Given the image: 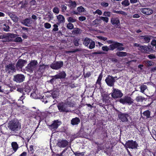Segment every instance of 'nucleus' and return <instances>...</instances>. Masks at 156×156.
<instances>
[{"instance_id":"obj_1","label":"nucleus","mask_w":156,"mask_h":156,"mask_svg":"<svg viewBox=\"0 0 156 156\" xmlns=\"http://www.w3.org/2000/svg\"><path fill=\"white\" fill-rule=\"evenodd\" d=\"M7 126L11 131L16 132L21 129V125L18 120L13 119L9 121Z\"/></svg>"},{"instance_id":"obj_2","label":"nucleus","mask_w":156,"mask_h":156,"mask_svg":"<svg viewBox=\"0 0 156 156\" xmlns=\"http://www.w3.org/2000/svg\"><path fill=\"white\" fill-rule=\"evenodd\" d=\"M38 64L37 61V60H31L26 67V70L30 73H32L34 71H35L36 70Z\"/></svg>"},{"instance_id":"obj_3","label":"nucleus","mask_w":156,"mask_h":156,"mask_svg":"<svg viewBox=\"0 0 156 156\" xmlns=\"http://www.w3.org/2000/svg\"><path fill=\"white\" fill-rule=\"evenodd\" d=\"M57 107L59 110L61 112H68L71 111L65 102H61L58 103Z\"/></svg>"},{"instance_id":"obj_4","label":"nucleus","mask_w":156,"mask_h":156,"mask_svg":"<svg viewBox=\"0 0 156 156\" xmlns=\"http://www.w3.org/2000/svg\"><path fill=\"white\" fill-rule=\"evenodd\" d=\"M123 45L122 44L115 41L113 44L110 45V50H113L117 48L118 51H122L124 49V48L122 47Z\"/></svg>"},{"instance_id":"obj_5","label":"nucleus","mask_w":156,"mask_h":156,"mask_svg":"<svg viewBox=\"0 0 156 156\" xmlns=\"http://www.w3.org/2000/svg\"><path fill=\"white\" fill-rule=\"evenodd\" d=\"M124 145L126 148H129L133 149L137 148L138 146V144L136 142L133 140H128Z\"/></svg>"},{"instance_id":"obj_6","label":"nucleus","mask_w":156,"mask_h":156,"mask_svg":"<svg viewBox=\"0 0 156 156\" xmlns=\"http://www.w3.org/2000/svg\"><path fill=\"white\" fill-rule=\"evenodd\" d=\"M123 94L120 90L113 88L112 92V97L114 98H120L122 97Z\"/></svg>"},{"instance_id":"obj_7","label":"nucleus","mask_w":156,"mask_h":156,"mask_svg":"<svg viewBox=\"0 0 156 156\" xmlns=\"http://www.w3.org/2000/svg\"><path fill=\"white\" fill-rule=\"evenodd\" d=\"M25 77L22 74H17L14 76L13 80L16 83H20L23 81Z\"/></svg>"},{"instance_id":"obj_8","label":"nucleus","mask_w":156,"mask_h":156,"mask_svg":"<svg viewBox=\"0 0 156 156\" xmlns=\"http://www.w3.org/2000/svg\"><path fill=\"white\" fill-rule=\"evenodd\" d=\"M63 66V62L62 61L56 62L52 63L50 67L53 69L58 70L60 69Z\"/></svg>"},{"instance_id":"obj_9","label":"nucleus","mask_w":156,"mask_h":156,"mask_svg":"<svg viewBox=\"0 0 156 156\" xmlns=\"http://www.w3.org/2000/svg\"><path fill=\"white\" fill-rule=\"evenodd\" d=\"M119 101L123 104L127 103L129 105H130L133 103V100L130 97H125L123 98H121L119 100Z\"/></svg>"},{"instance_id":"obj_10","label":"nucleus","mask_w":156,"mask_h":156,"mask_svg":"<svg viewBox=\"0 0 156 156\" xmlns=\"http://www.w3.org/2000/svg\"><path fill=\"white\" fill-rule=\"evenodd\" d=\"M105 80L108 85L110 87L113 86L115 81L114 78L110 75L108 76Z\"/></svg>"},{"instance_id":"obj_11","label":"nucleus","mask_w":156,"mask_h":156,"mask_svg":"<svg viewBox=\"0 0 156 156\" xmlns=\"http://www.w3.org/2000/svg\"><path fill=\"white\" fill-rule=\"evenodd\" d=\"M119 119L123 122H127L128 121V117L129 116L128 114L120 112L118 114Z\"/></svg>"},{"instance_id":"obj_12","label":"nucleus","mask_w":156,"mask_h":156,"mask_svg":"<svg viewBox=\"0 0 156 156\" xmlns=\"http://www.w3.org/2000/svg\"><path fill=\"white\" fill-rule=\"evenodd\" d=\"M61 124V122L59 121L58 120H55L51 125L49 126V128L52 131L55 130Z\"/></svg>"},{"instance_id":"obj_13","label":"nucleus","mask_w":156,"mask_h":156,"mask_svg":"<svg viewBox=\"0 0 156 156\" xmlns=\"http://www.w3.org/2000/svg\"><path fill=\"white\" fill-rule=\"evenodd\" d=\"M66 76V74L64 72H61L59 73L54 76H53V78H52L50 80V82L52 83L54 80L58 79H63L65 78Z\"/></svg>"},{"instance_id":"obj_14","label":"nucleus","mask_w":156,"mask_h":156,"mask_svg":"<svg viewBox=\"0 0 156 156\" xmlns=\"http://www.w3.org/2000/svg\"><path fill=\"white\" fill-rule=\"evenodd\" d=\"M140 11L142 13L146 15H150L153 12L152 9L147 8L140 9Z\"/></svg>"},{"instance_id":"obj_15","label":"nucleus","mask_w":156,"mask_h":156,"mask_svg":"<svg viewBox=\"0 0 156 156\" xmlns=\"http://www.w3.org/2000/svg\"><path fill=\"white\" fill-rule=\"evenodd\" d=\"M68 144V142L66 140H62L59 141L57 145L59 147H66Z\"/></svg>"},{"instance_id":"obj_16","label":"nucleus","mask_w":156,"mask_h":156,"mask_svg":"<svg viewBox=\"0 0 156 156\" xmlns=\"http://www.w3.org/2000/svg\"><path fill=\"white\" fill-rule=\"evenodd\" d=\"M5 70L6 72L10 73L11 71L15 72L16 70L15 66L13 64H11L6 65L5 67Z\"/></svg>"},{"instance_id":"obj_17","label":"nucleus","mask_w":156,"mask_h":156,"mask_svg":"<svg viewBox=\"0 0 156 156\" xmlns=\"http://www.w3.org/2000/svg\"><path fill=\"white\" fill-rule=\"evenodd\" d=\"M138 50L144 53H147L151 51V48L146 45L142 46L140 45V48H138Z\"/></svg>"},{"instance_id":"obj_18","label":"nucleus","mask_w":156,"mask_h":156,"mask_svg":"<svg viewBox=\"0 0 156 156\" xmlns=\"http://www.w3.org/2000/svg\"><path fill=\"white\" fill-rule=\"evenodd\" d=\"M27 62V61L25 60L20 59L18 60L16 64V67L17 68H22L24 66V64L26 63Z\"/></svg>"},{"instance_id":"obj_19","label":"nucleus","mask_w":156,"mask_h":156,"mask_svg":"<svg viewBox=\"0 0 156 156\" xmlns=\"http://www.w3.org/2000/svg\"><path fill=\"white\" fill-rule=\"evenodd\" d=\"M111 22L113 25L116 26L119 24L120 21L118 18L114 17L111 18Z\"/></svg>"},{"instance_id":"obj_20","label":"nucleus","mask_w":156,"mask_h":156,"mask_svg":"<svg viewBox=\"0 0 156 156\" xmlns=\"http://www.w3.org/2000/svg\"><path fill=\"white\" fill-rule=\"evenodd\" d=\"M32 22V21L31 18H27L21 21V23L24 25L28 26V25L31 24Z\"/></svg>"},{"instance_id":"obj_21","label":"nucleus","mask_w":156,"mask_h":156,"mask_svg":"<svg viewBox=\"0 0 156 156\" xmlns=\"http://www.w3.org/2000/svg\"><path fill=\"white\" fill-rule=\"evenodd\" d=\"M80 122V120L79 118L76 117L71 120V124L73 125H77Z\"/></svg>"},{"instance_id":"obj_22","label":"nucleus","mask_w":156,"mask_h":156,"mask_svg":"<svg viewBox=\"0 0 156 156\" xmlns=\"http://www.w3.org/2000/svg\"><path fill=\"white\" fill-rule=\"evenodd\" d=\"M48 68L49 66L48 65H45L44 64H43L42 65H40L39 66L38 70L41 72H43L45 69H48Z\"/></svg>"},{"instance_id":"obj_23","label":"nucleus","mask_w":156,"mask_h":156,"mask_svg":"<svg viewBox=\"0 0 156 156\" xmlns=\"http://www.w3.org/2000/svg\"><path fill=\"white\" fill-rule=\"evenodd\" d=\"M56 17L59 24L65 22V18L63 16L59 15Z\"/></svg>"},{"instance_id":"obj_24","label":"nucleus","mask_w":156,"mask_h":156,"mask_svg":"<svg viewBox=\"0 0 156 156\" xmlns=\"http://www.w3.org/2000/svg\"><path fill=\"white\" fill-rule=\"evenodd\" d=\"M11 146L15 152H16L19 148V146L16 142H12L11 143Z\"/></svg>"},{"instance_id":"obj_25","label":"nucleus","mask_w":156,"mask_h":156,"mask_svg":"<svg viewBox=\"0 0 156 156\" xmlns=\"http://www.w3.org/2000/svg\"><path fill=\"white\" fill-rule=\"evenodd\" d=\"M65 103L66 104V105L67 106L68 108L73 107L74 105V103L72 101H69L68 99L65 102Z\"/></svg>"},{"instance_id":"obj_26","label":"nucleus","mask_w":156,"mask_h":156,"mask_svg":"<svg viewBox=\"0 0 156 156\" xmlns=\"http://www.w3.org/2000/svg\"><path fill=\"white\" fill-rule=\"evenodd\" d=\"M92 40L87 37L85 38L83 41V44L85 46L88 47L89 44Z\"/></svg>"},{"instance_id":"obj_27","label":"nucleus","mask_w":156,"mask_h":156,"mask_svg":"<svg viewBox=\"0 0 156 156\" xmlns=\"http://www.w3.org/2000/svg\"><path fill=\"white\" fill-rule=\"evenodd\" d=\"M9 16L11 18L13 21L14 22H16L18 21V17L12 13H10L9 14Z\"/></svg>"},{"instance_id":"obj_28","label":"nucleus","mask_w":156,"mask_h":156,"mask_svg":"<svg viewBox=\"0 0 156 156\" xmlns=\"http://www.w3.org/2000/svg\"><path fill=\"white\" fill-rule=\"evenodd\" d=\"M116 55L119 57H124L126 56L127 53L125 52L118 51L117 52Z\"/></svg>"},{"instance_id":"obj_29","label":"nucleus","mask_w":156,"mask_h":156,"mask_svg":"<svg viewBox=\"0 0 156 156\" xmlns=\"http://www.w3.org/2000/svg\"><path fill=\"white\" fill-rule=\"evenodd\" d=\"M51 95L53 98H56L58 96V92L57 91H54L52 93Z\"/></svg>"},{"instance_id":"obj_30","label":"nucleus","mask_w":156,"mask_h":156,"mask_svg":"<svg viewBox=\"0 0 156 156\" xmlns=\"http://www.w3.org/2000/svg\"><path fill=\"white\" fill-rule=\"evenodd\" d=\"M69 4L71 8H75L76 6V4L75 1H72L70 0L69 1Z\"/></svg>"},{"instance_id":"obj_31","label":"nucleus","mask_w":156,"mask_h":156,"mask_svg":"<svg viewBox=\"0 0 156 156\" xmlns=\"http://www.w3.org/2000/svg\"><path fill=\"white\" fill-rule=\"evenodd\" d=\"M140 91L144 93V90L147 89V87L146 85L143 84L140 86Z\"/></svg>"},{"instance_id":"obj_32","label":"nucleus","mask_w":156,"mask_h":156,"mask_svg":"<svg viewBox=\"0 0 156 156\" xmlns=\"http://www.w3.org/2000/svg\"><path fill=\"white\" fill-rule=\"evenodd\" d=\"M145 99V98L141 96H138L136 97L135 100L137 102H142Z\"/></svg>"},{"instance_id":"obj_33","label":"nucleus","mask_w":156,"mask_h":156,"mask_svg":"<svg viewBox=\"0 0 156 156\" xmlns=\"http://www.w3.org/2000/svg\"><path fill=\"white\" fill-rule=\"evenodd\" d=\"M81 30L78 28H75L73 30L72 33L74 34H78L80 33Z\"/></svg>"},{"instance_id":"obj_34","label":"nucleus","mask_w":156,"mask_h":156,"mask_svg":"<svg viewBox=\"0 0 156 156\" xmlns=\"http://www.w3.org/2000/svg\"><path fill=\"white\" fill-rule=\"evenodd\" d=\"M89 45L88 46V47L90 49H92L94 48L95 47V44L94 42L92 40L91 41H90L89 44Z\"/></svg>"},{"instance_id":"obj_35","label":"nucleus","mask_w":156,"mask_h":156,"mask_svg":"<svg viewBox=\"0 0 156 156\" xmlns=\"http://www.w3.org/2000/svg\"><path fill=\"white\" fill-rule=\"evenodd\" d=\"M100 20L96 19L92 22L91 24V26H92L98 24L100 22Z\"/></svg>"},{"instance_id":"obj_36","label":"nucleus","mask_w":156,"mask_h":156,"mask_svg":"<svg viewBox=\"0 0 156 156\" xmlns=\"http://www.w3.org/2000/svg\"><path fill=\"white\" fill-rule=\"evenodd\" d=\"M73 154L76 156H83L84 155V152H80L79 151L73 152Z\"/></svg>"},{"instance_id":"obj_37","label":"nucleus","mask_w":156,"mask_h":156,"mask_svg":"<svg viewBox=\"0 0 156 156\" xmlns=\"http://www.w3.org/2000/svg\"><path fill=\"white\" fill-rule=\"evenodd\" d=\"M67 20L68 22L71 23H74L76 22L77 20L72 17H69L67 18Z\"/></svg>"},{"instance_id":"obj_38","label":"nucleus","mask_w":156,"mask_h":156,"mask_svg":"<svg viewBox=\"0 0 156 156\" xmlns=\"http://www.w3.org/2000/svg\"><path fill=\"white\" fill-rule=\"evenodd\" d=\"M100 18L101 20L105 22L106 23H108V22L109 19L107 17L100 16Z\"/></svg>"},{"instance_id":"obj_39","label":"nucleus","mask_w":156,"mask_h":156,"mask_svg":"<svg viewBox=\"0 0 156 156\" xmlns=\"http://www.w3.org/2000/svg\"><path fill=\"white\" fill-rule=\"evenodd\" d=\"M114 12L118 14H120L125 16L127 15L126 13L121 11H114Z\"/></svg>"},{"instance_id":"obj_40","label":"nucleus","mask_w":156,"mask_h":156,"mask_svg":"<svg viewBox=\"0 0 156 156\" xmlns=\"http://www.w3.org/2000/svg\"><path fill=\"white\" fill-rule=\"evenodd\" d=\"M122 4L125 6H128L129 3L128 0H125L122 2Z\"/></svg>"},{"instance_id":"obj_41","label":"nucleus","mask_w":156,"mask_h":156,"mask_svg":"<svg viewBox=\"0 0 156 156\" xmlns=\"http://www.w3.org/2000/svg\"><path fill=\"white\" fill-rule=\"evenodd\" d=\"M143 114L144 115L146 116L147 118H149L150 116V112L148 110H147L144 112Z\"/></svg>"},{"instance_id":"obj_42","label":"nucleus","mask_w":156,"mask_h":156,"mask_svg":"<svg viewBox=\"0 0 156 156\" xmlns=\"http://www.w3.org/2000/svg\"><path fill=\"white\" fill-rule=\"evenodd\" d=\"M67 27L68 29L70 30H72L74 26L73 24L69 23L67 24Z\"/></svg>"},{"instance_id":"obj_43","label":"nucleus","mask_w":156,"mask_h":156,"mask_svg":"<svg viewBox=\"0 0 156 156\" xmlns=\"http://www.w3.org/2000/svg\"><path fill=\"white\" fill-rule=\"evenodd\" d=\"M102 77V75L101 74L99 76L98 79L97 81V83L100 84L101 83V80Z\"/></svg>"},{"instance_id":"obj_44","label":"nucleus","mask_w":156,"mask_h":156,"mask_svg":"<svg viewBox=\"0 0 156 156\" xmlns=\"http://www.w3.org/2000/svg\"><path fill=\"white\" fill-rule=\"evenodd\" d=\"M111 14V12H110L105 11L103 13V15L105 16L110 17Z\"/></svg>"},{"instance_id":"obj_45","label":"nucleus","mask_w":156,"mask_h":156,"mask_svg":"<svg viewBox=\"0 0 156 156\" xmlns=\"http://www.w3.org/2000/svg\"><path fill=\"white\" fill-rule=\"evenodd\" d=\"M102 50L105 51H108L110 50V48L108 47L107 46H104L102 47Z\"/></svg>"},{"instance_id":"obj_46","label":"nucleus","mask_w":156,"mask_h":156,"mask_svg":"<svg viewBox=\"0 0 156 156\" xmlns=\"http://www.w3.org/2000/svg\"><path fill=\"white\" fill-rule=\"evenodd\" d=\"M5 89H3L4 90V93L5 94H8L9 92V87H8L7 86H5Z\"/></svg>"},{"instance_id":"obj_47","label":"nucleus","mask_w":156,"mask_h":156,"mask_svg":"<svg viewBox=\"0 0 156 156\" xmlns=\"http://www.w3.org/2000/svg\"><path fill=\"white\" fill-rule=\"evenodd\" d=\"M53 11L54 13L58 14L59 12V9L57 7H55L53 8Z\"/></svg>"},{"instance_id":"obj_48","label":"nucleus","mask_w":156,"mask_h":156,"mask_svg":"<svg viewBox=\"0 0 156 156\" xmlns=\"http://www.w3.org/2000/svg\"><path fill=\"white\" fill-rule=\"evenodd\" d=\"M143 39L146 43H148L150 42L151 39L149 37L146 36H143Z\"/></svg>"},{"instance_id":"obj_49","label":"nucleus","mask_w":156,"mask_h":156,"mask_svg":"<svg viewBox=\"0 0 156 156\" xmlns=\"http://www.w3.org/2000/svg\"><path fill=\"white\" fill-rule=\"evenodd\" d=\"M146 63L148 66H152L154 64V63L153 62L149 61H147Z\"/></svg>"},{"instance_id":"obj_50","label":"nucleus","mask_w":156,"mask_h":156,"mask_svg":"<svg viewBox=\"0 0 156 156\" xmlns=\"http://www.w3.org/2000/svg\"><path fill=\"white\" fill-rule=\"evenodd\" d=\"M77 10L80 12H84V9L82 6H80L77 8Z\"/></svg>"},{"instance_id":"obj_51","label":"nucleus","mask_w":156,"mask_h":156,"mask_svg":"<svg viewBox=\"0 0 156 156\" xmlns=\"http://www.w3.org/2000/svg\"><path fill=\"white\" fill-rule=\"evenodd\" d=\"M4 25L5 27H4L3 28L4 31L7 32L9 31V26L8 25L7 26L6 24H4Z\"/></svg>"},{"instance_id":"obj_52","label":"nucleus","mask_w":156,"mask_h":156,"mask_svg":"<svg viewBox=\"0 0 156 156\" xmlns=\"http://www.w3.org/2000/svg\"><path fill=\"white\" fill-rule=\"evenodd\" d=\"M44 26L47 29L50 28L51 26V25L48 23H45L44 24Z\"/></svg>"},{"instance_id":"obj_53","label":"nucleus","mask_w":156,"mask_h":156,"mask_svg":"<svg viewBox=\"0 0 156 156\" xmlns=\"http://www.w3.org/2000/svg\"><path fill=\"white\" fill-rule=\"evenodd\" d=\"M14 41L16 42H20L22 41V39L21 37H17L15 39Z\"/></svg>"},{"instance_id":"obj_54","label":"nucleus","mask_w":156,"mask_h":156,"mask_svg":"<svg viewBox=\"0 0 156 156\" xmlns=\"http://www.w3.org/2000/svg\"><path fill=\"white\" fill-rule=\"evenodd\" d=\"M53 26L54 27V28L52 30L53 31H57L58 30V26L57 25L55 24L53 25Z\"/></svg>"},{"instance_id":"obj_55","label":"nucleus","mask_w":156,"mask_h":156,"mask_svg":"<svg viewBox=\"0 0 156 156\" xmlns=\"http://www.w3.org/2000/svg\"><path fill=\"white\" fill-rule=\"evenodd\" d=\"M147 57L151 59L155 58H156L155 56L152 54L148 55Z\"/></svg>"},{"instance_id":"obj_56","label":"nucleus","mask_w":156,"mask_h":156,"mask_svg":"<svg viewBox=\"0 0 156 156\" xmlns=\"http://www.w3.org/2000/svg\"><path fill=\"white\" fill-rule=\"evenodd\" d=\"M101 5L104 7H107L108 6V4L105 2H102L101 4Z\"/></svg>"},{"instance_id":"obj_57","label":"nucleus","mask_w":156,"mask_h":156,"mask_svg":"<svg viewBox=\"0 0 156 156\" xmlns=\"http://www.w3.org/2000/svg\"><path fill=\"white\" fill-rule=\"evenodd\" d=\"M86 19V17L84 16H80L79 17V20L81 21H84Z\"/></svg>"},{"instance_id":"obj_58","label":"nucleus","mask_w":156,"mask_h":156,"mask_svg":"<svg viewBox=\"0 0 156 156\" xmlns=\"http://www.w3.org/2000/svg\"><path fill=\"white\" fill-rule=\"evenodd\" d=\"M25 98V96H24L23 95H22L20 97V98L18 100V101H22V103H23V100Z\"/></svg>"},{"instance_id":"obj_59","label":"nucleus","mask_w":156,"mask_h":156,"mask_svg":"<svg viewBox=\"0 0 156 156\" xmlns=\"http://www.w3.org/2000/svg\"><path fill=\"white\" fill-rule=\"evenodd\" d=\"M91 75V73L90 72H88L86 74L84 75V77L85 78L89 77Z\"/></svg>"},{"instance_id":"obj_60","label":"nucleus","mask_w":156,"mask_h":156,"mask_svg":"<svg viewBox=\"0 0 156 156\" xmlns=\"http://www.w3.org/2000/svg\"><path fill=\"white\" fill-rule=\"evenodd\" d=\"M96 12L97 14H98L99 15H102V11L101 10H99L98 9L96 10Z\"/></svg>"},{"instance_id":"obj_61","label":"nucleus","mask_w":156,"mask_h":156,"mask_svg":"<svg viewBox=\"0 0 156 156\" xmlns=\"http://www.w3.org/2000/svg\"><path fill=\"white\" fill-rule=\"evenodd\" d=\"M151 44L153 46H155L156 45V40H153L151 41Z\"/></svg>"},{"instance_id":"obj_62","label":"nucleus","mask_w":156,"mask_h":156,"mask_svg":"<svg viewBox=\"0 0 156 156\" xmlns=\"http://www.w3.org/2000/svg\"><path fill=\"white\" fill-rule=\"evenodd\" d=\"M30 3L31 5H34L36 4V2L35 0H32L30 1Z\"/></svg>"},{"instance_id":"obj_63","label":"nucleus","mask_w":156,"mask_h":156,"mask_svg":"<svg viewBox=\"0 0 156 156\" xmlns=\"http://www.w3.org/2000/svg\"><path fill=\"white\" fill-rule=\"evenodd\" d=\"M156 71V66L152 68L151 70V73L154 72Z\"/></svg>"},{"instance_id":"obj_64","label":"nucleus","mask_w":156,"mask_h":156,"mask_svg":"<svg viewBox=\"0 0 156 156\" xmlns=\"http://www.w3.org/2000/svg\"><path fill=\"white\" fill-rule=\"evenodd\" d=\"M20 156H27V153L23 152L20 155Z\"/></svg>"}]
</instances>
